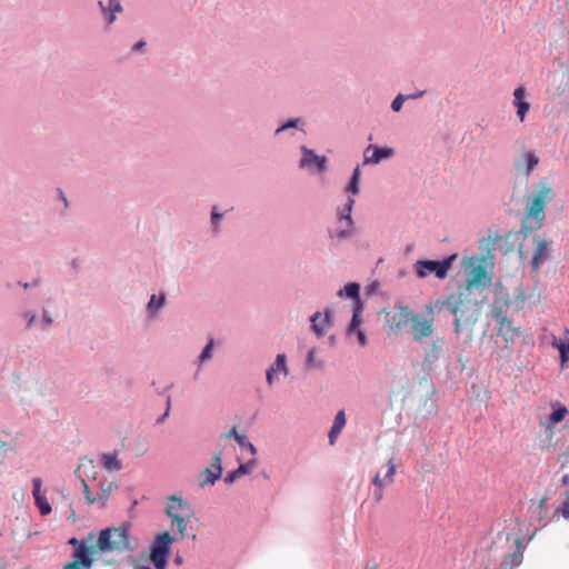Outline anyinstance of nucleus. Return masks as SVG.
<instances>
[{"mask_svg": "<svg viewBox=\"0 0 569 569\" xmlns=\"http://www.w3.org/2000/svg\"><path fill=\"white\" fill-rule=\"evenodd\" d=\"M556 197L555 190L546 181H539L526 200V216L529 230L540 229L546 221L545 209Z\"/></svg>", "mask_w": 569, "mask_h": 569, "instance_id": "nucleus-1", "label": "nucleus"}, {"mask_svg": "<svg viewBox=\"0 0 569 569\" xmlns=\"http://www.w3.org/2000/svg\"><path fill=\"white\" fill-rule=\"evenodd\" d=\"M130 529L131 522L129 521H123L118 527L101 529L97 539L98 550L101 553L134 551L136 543L130 539Z\"/></svg>", "mask_w": 569, "mask_h": 569, "instance_id": "nucleus-2", "label": "nucleus"}, {"mask_svg": "<svg viewBox=\"0 0 569 569\" xmlns=\"http://www.w3.org/2000/svg\"><path fill=\"white\" fill-rule=\"evenodd\" d=\"M462 267L467 271L466 290L472 292L478 290L482 292L491 283V276L487 272L486 267L477 257H468L463 259Z\"/></svg>", "mask_w": 569, "mask_h": 569, "instance_id": "nucleus-3", "label": "nucleus"}, {"mask_svg": "<svg viewBox=\"0 0 569 569\" xmlns=\"http://www.w3.org/2000/svg\"><path fill=\"white\" fill-rule=\"evenodd\" d=\"M457 258L458 253L449 254L442 260L420 259L413 263V271L419 279L435 274L437 279L443 280Z\"/></svg>", "mask_w": 569, "mask_h": 569, "instance_id": "nucleus-4", "label": "nucleus"}, {"mask_svg": "<svg viewBox=\"0 0 569 569\" xmlns=\"http://www.w3.org/2000/svg\"><path fill=\"white\" fill-rule=\"evenodd\" d=\"M174 538L168 532L158 533L150 545L149 559L154 569H166Z\"/></svg>", "mask_w": 569, "mask_h": 569, "instance_id": "nucleus-5", "label": "nucleus"}, {"mask_svg": "<svg viewBox=\"0 0 569 569\" xmlns=\"http://www.w3.org/2000/svg\"><path fill=\"white\" fill-rule=\"evenodd\" d=\"M471 292L460 288L457 292L449 295L442 302V306L455 317H465L470 307L478 305L477 300L468 299Z\"/></svg>", "mask_w": 569, "mask_h": 569, "instance_id": "nucleus-6", "label": "nucleus"}, {"mask_svg": "<svg viewBox=\"0 0 569 569\" xmlns=\"http://www.w3.org/2000/svg\"><path fill=\"white\" fill-rule=\"evenodd\" d=\"M353 206H355V199L349 196L347 199V202L343 204V208L338 213L339 222L345 223L346 227L341 228L335 232L329 231V236L331 239L337 238L339 240H345L352 236L353 219L351 217V212H352Z\"/></svg>", "mask_w": 569, "mask_h": 569, "instance_id": "nucleus-7", "label": "nucleus"}, {"mask_svg": "<svg viewBox=\"0 0 569 569\" xmlns=\"http://www.w3.org/2000/svg\"><path fill=\"white\" fill-rule=\"evenodd\" d=\"M405 318L412 322L411 333L415 341L419 342L433 333V319L422 318L413 311H407Z\"/></svg>", "mask_w": 569, "mask_h": 569, "instance_id": "nucleus-8", "label": "nucleus"}, {"mask_svg": "<svg viewBox=\"0 0 569 569\" xmlns=\"http://www.w3.org/2000/svg\"><path fill=\"white\" fill-rule=\"evenodd\" d=\"M300 152L301 158L299 160V168L310 169L315 166L316 170L320 173L327 170V157L317 154L312 149H309L306 146L300 147Z\"/></svg>", "mask_w": 569, "mask_h": 569, "instance_id": "nucleus-9", "label": "nucleus"}, {"mask_svg": "<svg viewBox=\"0 0 569 569\" xmlns=\"http://www.w3.org/2000/svg\"><path fill=\"white\" fill-rule=\"evenodd\" d=\"M552 240H538L533 251L530 264L533 271H539L541 266L549 261L552 257L551 252Z\"/></svg>", "mask_w": 569, "mask_h": 569, "instance_id": "nucleus-10", "label": "nucleus"}, {"mask_svg": "<svg viewBox=\"0 0 569 569\" xmlns=\"http://www.w3.org/2000/svg\"><path fill=\"white\" fill-rule=\"evenodd\" d=\"M513 545L515 549L505 555L500 563V569H516L522 563L526 543L523 539L517 538Z\"/></svg>", "mask_w": 569, "mask_h": 569, "instance_id": "nucleus-11", "label": "nucleus"}, {"mask_svg": "<svg viewBox=\"0 0 569 569\" xmlns=\"http://www.w3.org/2000/svg\"><path fill=\"white\" fill-rule=\"evenodd\" d=\"M222 470V453L219 451L212 457L210 467L203 471L204 478L199 482V486L203 488L208 485H214L221 478Z\"/></svg>", "mask_w": 569, "mask_h": 569, "instance_id": "nucleus-12", "label": "nucleus"}, {"mask_svg": "<svg viewBox=\"0 0 569 569\" xmlns=\"http://www.w3.org/2000/svg\"><path fill=\"white\" fill-rule=\"evenodd\" d=\"M393 153L392 148L369 144L363 152V164H377L383 159L391 158Z\"/></svg>", "mask_w": 569, "mask_h": 569, "instance_id": "nucleus-13", "label": "nucleus"}, {"mask_svg": "<svg viewBox=\"0 0 569 569\" xmlns=\"http://www.w3.org/2000/svg\"><path fill=\"white\" fill-rule=\"evenodd\" d=\"M42 479L36 477L32 479V496L34 505L38 508L41 516H48L51 513L52 508L46 496L41 492Z\"/></svg>", "mask_w": 569, "mask_h": 569, "instance_id": "nucleus-14", "label": "nucleus"}, {"mask_svg": "<svg viewBox=\"0 0 569 569\" xmlns=\"http://www.w3.org/2000/svg\"><path fill=\"white\" fill-rule=\"evenodd\" d=\"M166 515L169 518H172L174 515H193V511L187 500L182 499L181 497L171 496L168 498Z\"/></svg>", "mask_w": 569, "mask_h": 569, "instance_id": "nucleus-15", "label": "nucleus"}, {"mask_svg": "<svg viewBox=\"0 0 569 569\" xmlns=\"http://www.w3.org/2000/svg\"><path fill=\"white\" fill-rule=\"evenodd\" d=\"M445 350V340L442 338L435 339L430 346L425 349L423 366L431 369L440 359Z\"/></svg>", "mask_w": 569, "mask_h": 569, "instance_id": "nucleus-16", "label": "nucleus"}, {"mask_svg": "<svg viewBox=\"0 0 569 569\" xmlns=\"http://www.w3.org/2000/svg\"><path fill=\"white\" fill-rule=\"evenodd\" d=\"M527 90L523 86L517 87L513 91V106L517 108V116L522 122L530 109V103L526 100Z\"/></svg>", "mask_w": 569, "mask_h": 569, "instance_id": "nucleus-17", "label": "nucleus"}, {"mask_svg": "<svg viewBox=\"0 0 569 569\" xmlns=\"http://www.w3.org/2000/svg\"><path fill=\"white\" fill-rule=\"evenodd\" d=\"M72 558L74 560L72 563H77L81 569H90L94 562L92 552L90 551L87 543L74 548Z\"/></svg>", "mask_w": 569, "mask_h": 569, "instance_id": "nucleus-18", "label": "nucleus"}, {"mask_svg": "<svg viewBox=\"0 0 569 569\" xmlns=\"http://www.w3.org/2000/svg\"><path fill=\"white\" fill-rule=\"evenodd\" d=\"M277 372L288 375L287 357L284 353H278L273 363L266 371L267 383L271 387L276 380Z\"/></svg>", "mask_w": 569, "mask_h": 569, "instance_id": "nucleus-19", "label": "nucleus"}, {"mask_svg": "<svg viewBox=\"0 0 569 569\" xmlns=\"http://www.w3.org/2000/svg\"><path fill=\"white\" fill-rule=\"evenodd\" d=\"M330 318H331V311L328 309L325 310L323 318H321V313L319 311L315 312L310 317L311 328L317 337H322L326 335L327 329L330 323Z\"/></svg>", "mask_w": 569, "mask_h": 569, "instance_id": "nucleus-20", "label": "nucleus"}, {"mask_svg": "<svg viewBox=\"0 0 569 569\" xmlns=\"http://www.w3.org/2000/svg\"><path fill=\"white\" fill-rule=\"evenodd\" d=\"M117 488L113 482H101L99 485L98 491L94 493V498L90 500V505L97 503L100 508L106 507L107 501L112 492V490Z\"/></svg>", "mask_w": 569, "mask_h": 569, "instance_id": "nucleus-21", "label": "nucleus"}, {"mask_svg": "<svg viewBox=\"0 0 569 569\" xmlns=\"http://www.w3.org/2000/svg\"><path fill=\"white\" fill-rule=\"evenodd\" d=\"M256 463H257L256 459H251L244 463H240V466L237 469L229 471L226 475V477L223 478V481L227 485L233 483L241 476L249 475L253 470Z\"/></svg>", "mask_w": 569, "mask_h": 569, "instance_id": "nucleus-22", "label": "nucleus"}, {"mask_svg": "<svg viewBox=\"0 0 569 569\" xmlns=\"http://www.w3.org/2000/svg\"><path fill=\"white\" fill-rule=\"evenodd\" d=\"M340 298H349L352 300V307H357L358 303H363L360 298V284L357 282H348L342 289L337 292Z\"/></svg>", "mask_w": 569, "mask_h": 569, "instance_id": "nucleus-23", "label": "nucleus"}, {"mask_svg": "<svg viewBox=\"0 0 569 569\" xmlns=\"http://www.w3.org/2000/svg\"><path fill=\"white\" fill-rule=\"evenodd\" d=\"M346 426V415L343 410H339L333 419V423L328 433L329 443L335 445L338 436L341 433L343 427Z\"/></svg>", "mask_w": 569, "mask_h": 569, "instance_id": "nucleus-24", "label": "nucleus"}, {"mask_svg": "<svg viewBox=\"0 0 569 569\" xmlns=\"http://www.w3.org/2000/svg\"><path fill=\"white\" fill-rule=\"evenodd\" d=\"M166 305V296L164 293L151 295L149 302L147 303L146 312L149 319H153L157 317L159 310L163 308Z\"/></svg>", "mask_w": 569, "mask_h": 569, "instance_id": "nucleus-25", "label": "nucleus"}, {"mask_svg": "<svg viewBox=\"0 0 569 569\" xmlns=\"http://www.w3.org/2000/svg\"><path fill=\"white\" fill-rule=\"evenodd\" d=\"M193 515H174V517L170 518L171 519V527L172 528H177L178 530V533H179V538L182 540L187 537H189V533L187 531L188 529V525H189V521H190V518L192 517Z\"/></svg>", "mask_w": 569, "mask_h": 569, "instance_id": "nucleus-26", "label": "nucleus"}, {"mask_svg": "<svg viewBox=\"0 0 569 569\" xmlns=\"http://www.w3.org/2000/svg\"><path fill=\"white\" fill-rule=\"evenodd\" d=\"M518 333V329L512 326L510 319H506L503 322L498 325V336H500L505 342H513Z\"/></svg>", "mask_w": 569, "mask_h": 569, "instance_id": "nucleus-27", "label": "nucleus"}, {"mask_svg": "<svg viewBox=\"0 0 569 569\" xmlns=\"http://www.w3.org/2000/svg\"><path fill=\"white\" fill-rule=\"evenodd\" d=\"M101 463L108 471H119L122 469V462L118 459L117 452L102 453Z\"/></svg>", "mask_w": 569, "mask_h": 569, "instance_id": "nucleus-28", "label": "nucleus"}, {"mask_svg": "<svg viewBox=\"0 0 569 569\" xmlns=\"http://www.w3.org/2000/svg\"><path fill=\"white\" fill-rule=\"evenodd\" d=\"M363 311V303H358L357 307H352V317L350 320V323L347 328V333L352 335L356 333L359 329V326L362 321L361 315Z\"/></svg>", "mask_w": 569, "mask_h": 569, "instance_id": "nucleus-29", "label": "nucleus"}, {"mask_svg": "<svg viewBox=\"0 0 569 569\" xmlns=\"http://www.w3.org/2000/svg\"><path fill=\"white\" fill-rule=\"evenodd\" d=\"M363 311V303H358L357 307H352V317L350 320V323L347 328V333L352 335L356 333L359 329V326L362 321L361 315Z\"/></svg>", "mask_w": 569, "mask_h": 569, "instance_id": "nucleus-30", "label": "nucleus"}, {"mask_svg": "<svg viewBox=\"0 0 569 569\" xmlns=\"http://www.w3.org/2000/svg\"><path fill=\"white\" fill-rule=\"evenodd\" d=\"M228 437H232L240 447L249 450L251 455L257 453V448L248 440L246 435L239 433L236 427L229 431Z\"/></svg>", "mask_w": 569, "mask_h": 569, "instance_id": "nucleus-31", "label": "nucleus"}, {"mask_svg": "<svg viewBox=\"0 0 569 569\" xmlns=\"http://www.w3.org/2000/svg\"><path fill=\"white\" fill-rule=\"evenodd\" d=\"M551 346L558 349L562 363L569 360V338L561 340L553 335Z\"/></svg>", "mask_w": 569, "mask_h": 569, "instance_id": "nucleus-32", "label": "nucleus"}, {"mask_svg": "<svg viewBox=\"0 0 569 569\" xmlns=\"http://www.w3.org/2000/svg\"><path fill=\"white\" fill-rule=\"evenodd\" d=\"M360 177H361V170H360V166L358 164L352 173H351V177L345 188V191L349 194H352V196H356L359 193L360 191V188H359V183H360Z\"/></svg>", "mask_w": 569, "mask_h": 569, "instance_id": "nucleus-33", "label": "nucleus"}, {"mask_svg": "<svg viewBox=\"0 0 569 569\" xmlns=\"http://www.w3.org/2000/svg\"><path fill=\"white\" fill-rule=\"evenodd\" d=\"M552 408L553 409L549 416V423L551 426H555L566 418V416L568 415V410L565 406H561L559 402L552 405Z\"/></svg>", "mask_w": 569, "mask_h": 569, "instance_id": "nucleus-34", "label": "nucleus"}, {"mask_svg": "<svg viewBox=\"0 0 569 569\" xmlns=\"http://www.w3.org/2000/svg\"><path fill=\"white\" fill-rule=\"evenodd\" d=\"M108 27L112 26L117 20V14L123 11L120 0H108Z\"/></svg>", "mask_w": 569, "mask_h": 569, "instance_id": "nucleus-35", "label": "nucleus"}, {"mask_svg": "<svg viewBox=\"0 0 569 569\" xmlns=\"http://www.w3.org/2000/svg\"><path fill=\"white\" fill-rule=\"evenodd\" d=\"M523 160L526 163L525 174L529 177L533 169L538 166L539 157L535 151H526L523 153Z\"/></svg>", "mask_w": 569, "mask_h": 569, "instance_id": "nucleus-36", "label": "nucleus"}, {"mask_svg": "<svg viewBox=\"0 0 569 569\" xmlns=\"http://www.w3.org/2000/svg\"><path fill=\"white\" fill-rule=\"evenodd\" d=\"M325 366V362L322 360L317 359V349L311 348L306 358V368L308 370L310 369H322Z\"/></svg>", "mask_w": 569, "mask_h": 569, "instance_id": "nucleus-37", "label": "nucleus"}, {"mask_svg": "<svg viewBox=\"0 0 569 569\" xmlns=\"http://www.w3.org/2000/svg\"><path fill=\"white\" fill-rule=\"evenodd\" d=\"M303 124V120L300 119V118H290L288 119L287 121H284L282 124H280L276 131H274V136H279L280 133L289 130V129H300V126Z\"/></svg>", "mask_w": 569, "mask_h": 569, "instance_id": "nucleus-38", "label": "nucleus"}, {"mask_svg": "<svg viewBox=\"0 0 569 569\" xmlns=\"http://www.w3.org/2000/svg\"><path fill=\"white\" fill-rule=\"evenodd\" d=\"M54 321V318L50 310L48 308H42L41 310V318L39 320V328L42 331H49L52 323Z\"/></svg>", "mask_w": 569, "mask_h": 569, "instance_id": "nucleus-39", "label": "nucleus"}, {"mask_svg": "<svg viewBox=\"0 0 569 569\" xmlns=\"http://www.w3.org/2000/svg\"><path fill=\"white\" fill-rule=\"evenodd\" d=\"M223 214L218 212L217 207H213L210 214V221H211V228L212 233L214 236L219 234L220 232V223L222 221Z\"/></svg>", "mask_w": 569, "mask_h": 569, "instance_id": "nucleus-40", "label": "nucleus"}, {"mask_svg": "<svg viewBox=\"0 0 569 569\" xmlns=\"http://www.w3.org/2000/svg\"><path fill=\"white\" fill-rule=\"evenodd\" d=\"M20 317L24 320V329L30 330L37 321V315L33 310H23Z\"/></svg>", "mask_w": 569, "mask_h": 569, "instance_id": "nucleus-41", "label": "nucleus"}, {"mask_svg": "<svg viewBox=\"0 0 569 569\" xmlns=\"http://www.w3.org/2000/svg\"><path fill=\"white\" fill-rule=\"evenodd\" d=\"M213 346H214L213 339H210L198 357L199 365H201L212 358Z\"/></svg>", "mask_w": 569, "mask_h": 569, "instance_id": "nucleus-42", "label": "nucleus"}, {"mask_svg": "<svg viewBox=\"0 0 569 569\" xmlns=\"http://www.w3.org/2000/svg\"><path fill=\"white\" fill-rule=\"evenodd\" d=\"M170 411H171V396L167 395V398H166V410H164V412L159 418H157L156 423L157 425L163 423L166 421V419L169 417Z\"/></svg>", "mask_w": 569, "mask_h": 569, "instance_id": "nucleus-43", "label": "nucleus"}, {"mask_svg": "<svg viewBox=\"0 0 569 569\" xmlns=\"http://www.w3.org/2000/svg\"><path fill=\"white\" fill-rule=\"evenodd\" d=\"M491 315L498 325L508 319L506 316V311L501 307H493L491 310Z\"/></svg>", "mask_w": 569, "mask_h": 569, "instance_id": "nucleus-44", "label": "nucleus"}, {"mask_svg": "<svg viewBox=\"0 0 569 569\" xmlns=\"http://www.w3.org/2000/svg\"><path fill=\"white\" fill-rule=\"evenodd\" d=\"M395 475H396V465L393 462V459L390 458L387 463V471L385 475V479L389 482H392Z\"/></svg>", "mask_w": 569, "mask_h": 569, "instance_id": "nucleus-45", "label": "nucleus"}, {"mask_svg": "<svg viewBox=\"0 0 569 569\" xmlns=\"http://www.w3.org/2000/svg\"><path fill=\"white\" fill-rule=\"evenodd\" d=\"M555 513H559L562 516V518L568 520L569 519V499H563L561 505L558 508H556Z\"/></svg>", "mask_w": 569, "mask_h": 569, "instance_id": "nucleus-46", "label": "nucleus"}, {"mask_svg": "<svg viewBox=\"0 0 569 569\" xmlns=\"http://www.w3.org/2000/svg\"><path fill=\"white\" fill-rule=\"evenodd\" d=\"M406 96L399 93L391 102V109L395 112H399L403 106V102L406 101Z\"/></svg>", "mask_w": 569, "mask_h": 569, "instance_id": "nucleus-47", "label": "nucleus"}, {"mask_svg": "<svg viewBox=\"0 0 569 569\" xmlns=\"http://www.w3.org/2000/svg\"><path fill=\"white\" fill-rule=\"evenodd\" d=\"M98 7L100 9V12L103 17V20H104V23H106V27H108V16H109V10H108V3L106 4L102 0H99L98 1Z\"/></svg>", "mask_w": 569, "mask_h": 569, "instance_id": "nucleus-48", "label": "nucleus"}, {"mask_svg": "<svg viewBox=\"0 0 569 569\" xmlns=\"http://www.w3.org/2000/svg\"><path fill=\"white\" fill-rule=\"evenodd\" d=\"M81 483L83 487L84 498H86L88 505H90V500H92V498H94V495L91 492V490L84 479H81Z\"/></svg>", "mask_w": 569, "mask_h": 569, "instance_id": "nucleus-49", "label": "nucleus"}, {"mask_svg": "<svg viewBox=\"0 0 569 569\" xmlns=\"http://www.w3.org/2000/svg\"><path fill=\"white\" fill-rule=\"evenodd\" d=\"M39 283H40V280L39 279H34L31 282L18 281L16 284L22 287L26 290H28V289L38 287Z\"/></svg>", "mask_w": 569, "mask_h": 569, "instance_id": "nucleus-50", "label": "nucleus"}, {"mask_svg": "<svg viewBox=\"0 0 569 569\" xmlns=\"http://www.w3.org/2000/svg\"><path fill=\"white\" fill-rule=\"evenodd\" d=\"M356 335H357L359 345L360 346H366L367 345V336H366V333L362 330H357Z\"/></svg>", "mask_w": 569, "mask_h": 569, "instance_id": "nucleus-51", "label": "nucleus"}, {"mask_svg": "<svg viewBox=\"0 0 569 569\" xmlns=\"http://www.w3.org/2000/svg\"><path fill=\"white\" fill-rule=\"evenodd\" d=\"M146 41L144 40H140L138 42H136L132 47H131V51L132 52H139L141 51L144 47H146Z\"/></svg>", "mask_w": 569, "mask_h": 569, "instance_id": "nucleus-52", "label": "nucleus"}, {"mask_svg": "<svg viewBox=\"0 0 569 569\" xmlns=\"http://www.w3.org/2000/svg\"><path fill=\"white\" fill-rule=\"evenodd\" d=\"M373 498L377 502H380L383 498V488H375Z\"/></svg>", "mask_w": 569, "mask_h": 569, "instance_id": "nucleus-53", "label": "nucleus"}, {"mask_svg": "<svg viewBox=\"0 0 569 569\" xmlns=\"http://www.w3.org/2000/svg\"><path fill=\"white\" fill-rule=\"evenodd\" d=\"M372 485L375 486V488H383V481L382 479L380 478V475L377 473L373 479H372Z\"/></svg>", "mask_w": 569, "mask_h": 569, "instance_id": "nucleus-54", "label": "nucleus"}, {"mask_svg": "<svg viewBox=\"0 0 569 569\" xmlns=\"http://www.w3.org/2000/svg\"><path fill=\"white\" fill-rule=\"evenodd\" d=\"M68 545L73 546L74 548H77V547H78V546H80V545H86V542H84V541H82V540H79V539H78V538H76V537H72V538H70V539L68 540Z\"/></svg>", "mask_w": 569, "mask_h": 569, "instance_id": "nucleus-55", "label": "nucleus"}, {"mask_svg": "<svg viewBox=\"0 0 569 569\" xmlns=\"http://www.w3.org/2000/svg\"><path fill=\"white\" fill-rule=\"evenodd\" d=\"M423 94H425V91L423 90H419V91H417L415 93L407 94L406 99L407 100H415V99L421 98Z\"/></svg>", "mask_w": 569, "mask_h": 569, "instance_id": "nucleus-56", "label": "nucleus"}, {"mask_svg": "<svg viewBox=\"0 0 569 569\" xmlns=\"http://www.w3.org/2000/svg\"><path fill=\"white\" fill-rule=\"evenodd\" d=\"M172 387H173V383H169V385H167L166 387H163L161 389L160 388L156 389V392L159 396H162V395H166Z\"/></svg>", "mask_w": 569, "mask_h": 569, "instance_id": "nucleus-57", "label": "nucleus"}, {"mask_svg": "<svg viewBox=\"0 0 569 569\" xmlns=\"http://www.w3.org/2000/svg\"><path fill=\"white\" fill-rule=\"evenodd\" d=\"M462 319H463V317H455L453 327H455L456 333L460 332V322Z\"/></svg>", "mask_w": 569, "mask_h": 569, "instance_id": "nucleus-58", "label": "nucleus"}, {"mask_svg": "<svg viewBox=\"0 0 569 569\" xmlns=\"http://www.w3.org/2000/svg\"><path fill=\"white\" fill-rule=\"evenodd\" d=\"M63 569H81L77 563H66Z\"/></svg>", "mask_w": 569, "mask_h": 569, "instance_id": "nucleus-59", "label": "nucleus"}, {"mask_svg": "<svg viewBox=\"0 0 569 569\" xmlns=\"http://www.w3.org/2000/svg\"><path fill=\"white\" fill-rule=\"evenodd\" d=\"M182 561H183V560H182V557H181V556H179V555H177V556L174 557V559H173V562H174L176 565H181V563H182Z\"/></svg>", "mask_w": 569, "mask_h": 569, "instance_id": "nucleus-60", "label": "nucleus"}, {"mask_svg": "<svg viewBox=\"0 0 569 569\" xmlns=\"http://www.w3.org/2000/svg\"><path fill=\"white\" fill-rule=\"evenodd\" d=\"M538 508H539L540 512L546 509V499L540 500Z\"/></svg>", "mask_w": 569, "mask_h": 569, "instance_id": "nucleus-61", "label": "nucleus"}, {"mask_svg": "<svg viewBox=\"0 0 569 569\" xmlns=\"http://www.w3.org/2000/svg\"><path fill=\"white\" fill-rule=\"evenodd\" d=\"M561 482H562L563 485H569V475H565V476H562V478H561Z\"/></svg>", "mask_w": 569, "mask_h": 569, "instance_id": "nucleus-62", "label": "nucleus"}, {"mask_svg": "<svg viewBox=\"0 0 569 569\" xmlns=\"http://www.w3.org/2000/svg\"><path fill=\"white\" fill-rule=\"evenodd\" d=\"M134 569H152V568L150 566L143 565V566H138Z\"/></svg>", "mask_w": 569, "mask_h": 569, "instance_id": "nucleus-63", "label": "nucleus"}, {"mask_svg": "<svg viewBox=\"0 0 569 569\" xmlns=\"http://www.w3.org/2000/svg\"><path fill=\"white\" fill-rule=\"evenodd\" d=\"M13 286H14V283H12V282H7V283H6V288H7V289H12V288H13Z\"/></svg>", "mask_w": 569, "mask_h": 569, "instance_id": "nucleus-64", "label": "nucleus"}]
</instances>
